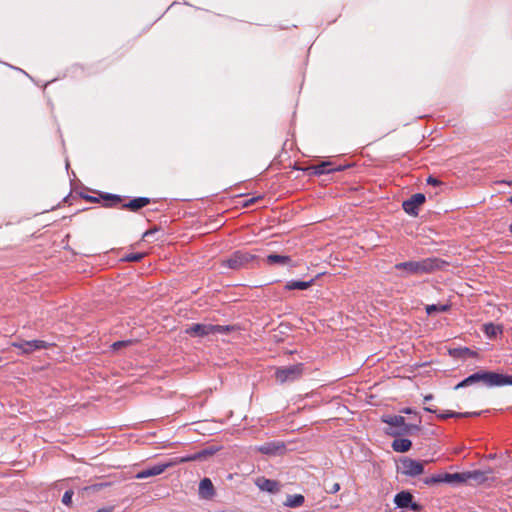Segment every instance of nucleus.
Listing matches in <instances>:
<instances>
[{"instance_id": "4c0bfd02", "label": "nucleus", "mask_w": 512, "mask_h": 512, "mask_svg": "<svg viewBox=\"0 0 512 512\" xmlns=\"http://www.w3.org/2000/svg\"><path fill=\"white\" fill-rule=\"evenodd\" d=\"M424 409H425V411H427V412H431V413H434V412H435V410H434V409H432V408H430V407H425Z\"/></svg>"}, {"instance_id": "bb28decb", "label": "nucleus", "mask_w": 512, "mask_h": 512, "mask_svg": "<svg viewBox=\"0 0 512 512\" xmlns=\"http://www.w3.org/2000/svg\"><path fill=\"white\" fill-rule=\"evenodd\" d=\"M181 463H184V460L182 457H175V458H172L170 459L169 461L165 462V463H162L163 466H164V469H168L172 466H175V465H178V464H181Z\"/></svg>"}, {"instance_id": "2eb2a0df", "label": "nucleus", "mask_w": 512, "mask_h": 512, "mask_svg": "<svg viewBox=\"0 0 512 512\" xmlns=\"http://www.w3.org/2000/svg\"><path fill=\"white\" fill-rule=\"evenodd\" d=\"M165 471L162 463L144 469L135 475L136 479H145L162 474Z\"/></svg>"}, {"instance_id": "f03ea898", "label": "nucleus", "mask_w": 512, "mask_h": 512, "mask_svg": "<svg viewBox=\"0 0 512 512\" xmlns=\"http://www.w3.org/2000/svg\"><path fill=\"white\" fill-rule=\"evenodd\" d=\"M443 262L437 258L397 263L395 269L401 271V277L431 273L441 267Z\"/></svg>"}, {"instance_id": "423d86ee", "label": "nucleus", "mask_w": 512, "mask_h": 512, "mask_svg": "<svg viewBox=\"0 0 512 512\" xmlns=\"http://www.w3.org/2000/svg\"><path fill=\"white\" fill-rule=\"evenodd\" d=\"M303 372L302 364H294L288 367L278 368L275 372V378L279 383L290 382L298 379Z\"/></svg>"}, {"instance_id": "20e7f679", "label": "nucleus", "mask_w": 512, "mask_h": 512, "mask_svg": "<svg viewBox=\"0 0 512 512\" xmlns=\"http://www.w3.org/2000/svg\"><path fill=\"white\" fill-rule=\"evenodd\" d=\"M255 258L256 256L250 252L236 251L223 263L230 269L238 270L247 267Z\"/></svg>"}, {"instance_id": "6ab92c4d", "label": "nucleus", "mask_w": 512, "mask_h": 512, "mask_svg": "<svg viewBox=\"0 0 512 512\" xmlns=\"http://www.w3.org/2000/svg\"><path fill=\"white\" fill-rule=\"evenodd\" d=\"M411 441L406 438L395 439L392 443V448L396 452H406L411 448Z\"/></svg>"}, {"instance_id": "ea45409f", "label": "nucleus", "mask_w": 512, "mask_h": 512, "mask_svg": "<svg viewBox=\"0 0 512 512\" xmlns=\"http://www.w3.org/2000/svg\"><path fill=\"white\" fill-rule=\"evenodd\" d=\"M255 201V198L250 199L245 205H248L250 203H253Z\"/></svg>"}, {"instance_id": "39448f33", "label": "nucleus", "mask_w": 512, "mask_h": 512, "mask_svg": "<svg viewBox=\"0 0 512 512\" xmlns=\"http://www.w3.org/2000/svg\"><path fill=\"white\" fill-rule=\"evenodd\" d=\"M426 461H418L408 457L400 460L399 470L402 474L410 477H416L424 472Z\"/></svg>"}, {"instance_id": "a211bd4d", "label": "nucleus", "mask_w": 512, "mask_h": 512, "mask_svg": "<svg viewBox=\"0 0 512 512\" xmlns=\"http://www.w3.org/2000/svg\"><path fill=\"white\" fill-rule=\"evenodd\" d=\"M270 265H288L291 262V258L286 255L270 254L266 259Z\"/></svg>"}, {"instance_id": "c756f323", "label": "nucleus", "mask_w": 512, "mask_h": 512, "mask_svg": "<svg viewBox=\"0 0 512 512\" xmlns=\"http://www.w3.org/2000/svg\"><path fill=\"white\" fill-rule=\"evenodd\" d=\"M130 343H131V341H117V342H115V343H113V344H112V348H113L114 350H118V349H120L121 347L126 346V345H128V344H130Z\"/></svg>"}, {"instance_id": "a19ab883", "label": "nucleus", "mask_w": 512, "mask_h": 512, "mask_svg": "<svg viewBox=\"0 0 512 512\" xmlns=\"http://www.w3.org/2000/svg\"><path fill=\"white\" fill-rule=\"evenodd\" d=\"M510 231H512V224L510 225Z\"/></svg>"}, {"instance_id": "c9c22d12", "label": "nucleus", "mask_w": 512, "mask_h": 512, "mask_svg": "<svg viewBox=\"0 0 512 512\" xmlns=\"http://www.w3.org/2000/svg\"><path fill=\"white\" fill-rule=\"evenodd\" d=\"M152 234H153V231H146V232L144 233V235H143V238H147V237H149V236H150V235H152Z\"/></svg>"}, {"instance_id": "a878e982", "label": "nucleus", "mask_w": 512, "mask_h": 512, "mask_svg": "<svg viewBox=\"0 0 512 512\" xmlns=\"http://www.w3.org/2000/svg\"><path fill=\"white\" fill-rule=\"evenodd\" d=\"M329 166V163H321L319 165H315L312 167L313 171H314V174L316 175H322V174H325V173H328L330 172L331 170H328L327 167Z\"/></svg>"}, {"instance_id": "79ce46f5", "label": "nucleus", "mask_w": 512, "mask_h": 512, "mask_svg": "<svg viewBox=\"0 0 512 512\" xmlns=\"http://www.w3.org/2000/svg\"><path fill=\"white\" fill-rule=\"evenodd\" d=\"M510 202L512 203V197L510 198Z\"/></svg>"}, {"instance_id": "f257e3e1", "label": "nucleus", "mask_w": 512, "mask_h": 512, "mask_svg": "<svg viewBox=\"0 0 512 512\" xmlns=\"http://www.w3.org/2000/svg\"><path fill=\"white\" fill-rule=\"evenodd\" d=\"M482 382L487 387H495V386H505L512 385V376L504 375L496 372H490L485 370H480L463 381L458 383L455 386V389H460L463 387H467L476 383Z\"/></svg>"}, {"instance_id": "393cba45", "label": "nucleus", "mask_w": 512, "mask_h": 512, "mask_svg": "<svg viewBox=\"0 0 512 512\" xmlns=\"http://www.w3.org/2000/svg\"><path fill=\"white\" fill-rule=\"evenodd\" d=\"M208 454L207 451H201L194 454H190L187 456H183L184 463L185 462H191V461H197L203 459Z\"/></svg>"}, {"instance_id": "7ed1b4c3", "label": "nucleus", "mask_w": 512, "mask_h": 512, "mask_svg": "<svg viewBox=\"0 0 512 512\" xmlns=\"http://www.w3.org/2000/svg\"><path fill=\"white\" fill-rule=\"evenodd\" d=\"M233 326H222L212 324H193L186 329V333L193 337H204L211 334H224L233 330Z\"/></svg>"}, {"instance_id": "e433bc0d", "label": "nucleus", "mask_w": 512, "mask_h": 512, "mask_svg": "<svg viewBox=\"0 0 512 512\" xmlns=\"http://www.w3.org/2000/svg\"><path fill=\"white\" fill-rule=\"evenodd\" d=\"M402 412H404L406 414H411V413H413V410L411 408H406Z\"/></svg>"}, {"instance_id": "72a5a7b5", "label": "nucleus", "mask_w": 512, "mask_h": 512, "mask_svg": "<svg viewBox=\"0 0 512 512\" xmlns=\"http://www.w3.org/2000/svg\"><path fill=\"white\" fill-rule=\"evenodd\" d=\"M427 182H428L429 184H432V185H437V184H438V180H437V179H435V178H432V177H429V178H428V180H427Z\"/></svg>"}, {"instance_id": "1a4fd4ad", "label": "nucleus", "mask_w": 512, "mask_h": 512, "mask_svg": "<svg viewBox=\"0 0 512 512\" xmlns=\"http://www.w3.org/2000/svg\"><path fill=\"white\" fill-rule=\"evenodd\" d=\"M12 346L18 348L24 354H29L35 350L45 349L48 346V343L42 340H31V341H18L13 342Z\"/></svg>"}, {"instance_id": "9d476101", "label": "nucleus", "mask_w": 512, "mask_h": 512, "mask_svg": "<svg viewBox=\"0 0 512 512\" xmlns=\"http://www.w3.org/2000/svg\"><path fill=\"white\" fill-rule=\"evenodd\" d=\"M394 502L399 508H410L412 511H419L420 505L413 502V496L408 491L396 494Z\"/></svg>"}, {"instance_id": "cd10ccee", "label": "nucleus", "mask_w": 512, "mask_h": 512, "mask_svg": "<svg viewBox=\"0 0 512 512\" xmlns=\"http://www.w3.org/2000/svg\"><path fill=\"white\" fill-rule=\"evenodd\" d=\"M144 256V253H130L125 256L124 260L129 262H137L140 261Z\"/></svg>"}, {"instance_id": "473e14b6", "label": "nucleus", "mask_w": 512, "mask_h": 512, "mask_svg": "<svg viewBox=\"0 0 512 512\" xmlns=\"http://www.w3.org/2000/svg\"><path fill=\"white\" fill-rule=\"evenodd\" d=\"M113 510H114V507L110 506V507L100 508L99 510H97V512H113Z\"/></svg>"}, {"instance_id": "0eeeda50", "label": "nucleus", "mask_w": 512, "mask_h": 512, "mask_svg": "<svg viewBox=\"0 0 512 512\" xmlns=\"http://www.w3.org/2000/svg\"><path fill=\"white\" fill-rule=\"evenodd\" d=\"M424 482L427 485L436 483L461 484L465 483V472L438 474L430 478H426Z\"/></svg>"}, {"instance_id": "2f4dec72", "label": "nucleus", "mask_w": 512, "mask_h": 512, "mask_svg": "<svg viewBox=\"0 0 512 512\" xmlns=\"http://www.w3.org/2000/svg\"><path fill=\"white\" fill-rule=\"evenodd\" d=\"M459 352L464 357H466V356H474L475 355V352L471 351L469 348L460 349Z\"/></svg>"}, {"instance_id": "4468645a", "label": "nucleus", "mask_w": 512, "mask_h": 512, "mask_svg": "<svg viewBox=\"0 0 512 512\" xmlns=\"http://www.w3.org/2000/svg\"><path fill=\"white\" fill-rule=\"evenodd\" d=\"M215 494L214 486L209 478H204L199 484V495L204 499H211Z\"/></svg>"}, {"instance_id": "c85d7f7f", "label": "nucleus", "mask_w": 512, "mask_h": 512, "mask_svg": "<svg viewBox=\"0 0 512 512\" xmlns=\"http://www.w3.org/2000/svg\"><path fill=\"white\" fill-rule=\"evenodd\" d=\"M72 496H73L72 490L66 491L62 497V503L66 506H70L72 504Z\"/></svg>"}, {"instance_id": "ddd939ff", "label": "nucleus", "mask_w": 512, "mask_h": 512, "mask_svg": "<svg viewBox=\"0 0 512 512\" xmlns=\"http://www.w3.org/2000/svg\"><path fill=\"white\" fill-rule=\"evenodd\" d=\"M255 485L261 490L269 493H278L281 485L276 480L267 479L265 477H257L254 480Z\"/></svg>"}, {"instance_id": "aec40b11", "label": "nucleus", "mask_w": 512, "mask_h": 512, "mask_svg": "<svg viewBox=\"0 0 512 512\" xmlns=\"http://www.w3.org/2000/svg\"><path fill=\"white\" fill-rule=\"evenodd\" d=\"M483 331L488 338H495L502 333V326L494 323H486L483 325Z\"/></svg>"}, {"instance_id": "6e6552de", "label": "nucleus", "mask_w": 512, "mask_h": 512, "mask_svg": "<svg viewBox=\"0 0 512 512\" xmlns=\"http://www.w3.org/2000/svg\"><path fill=\"white\" fill-rule=\"evenodd\" d=\"M425 202V195L422 193H417L412 195L408 200L403 202L404 211L412 216H416L418 214V208Z\"/></svg>"}, {"instance_id": "f8f14e48", "label": "nucleus", "mask_w": 512, "mask_h": 512, "mask_svg": "<svg viewBox=\"0 0 512 512\" xmlns=\"http://www.w3.org/2000/svg\"><path fill=\"white\" fill-rule=\"evenodd\" d=\"M285 449V444L281 441H272L257 447L259 452L270 456L281 455L285 452Z\"/></svg>"}, {"instance_id": "4be33fe9", "label": "nucleus", "mask_w": 512, "mask_h": 512, "mask_svg": "<svg viewBox=\"0 0 512 512\" xmlns=\"http://www.w3.org/2000/svg\"><path fill=\"white\" fill-rule=\"evenodd\" d=\"M304 503V496L301 494L289 495L284 503L285 506L295 508Z\"/></svg>"}, {"instance_id": "58836bf2", "label": "nucleus", "mask_w": 512, "mask_h": 512, "mask_svg": "<svg viewBox=\"0 0 512 512\" xmlns=\"http://www.w3.org/2000/svg\"><path fill=\"white\" fill-rule=\"evenodd\" d=\"M431 399H432V395H427V396H425V397H424V400H425V401H429V400H431Z\"/></svg>"}, {"instance_id": "f704fd0d", "label": "nucleus", "mask_w": 512, "mask_h": 512, "mask_svg": "<svg viewBox=\"0 0 512 512\" xmlns=\"http://www.w3.org/2000/svg\"><path fill=\"white\" fill-rule=\"evenodd\" d=\"M106 485H107V484H97V485H94V486H93V488H94L95 490H99V489L103 488V487H104V486H106Z\"/></svg>"}, {"instance_id": "b1692460", "label": "nucleus", "mask_w": 512, "mask_h": 512, "mask_svg": "<svg viewBox=\"0 0 512 512\" xmlns=\"http://www.w3.org/2000/svg\"><path fill=\"white\" fill-rule=\"evenodd\" d=\"M479 412H465V413H457V412H449L446 414H440L438 417L445 419L448 417H469V416H477L479 415Z\"/></svg>"}, {"instance_id": "7c9ffc66", "label": "nucleus", "mask_w": 512, "mask_h": 512, "mask_svg": "<svg viewBox=\"0 0 512 512\" xmlns=\"http://www.w3.org/2000/svg\"><path fill=\"white\" fill-rule=\"evenodd\" d=\"M340 490V484L339 483H332L329 488L327 489L328 493L334 494Z\"/></svg>"}, {"instance_id": "f3484780", "label": "nucleus", "mask_w": 512, "mask_h": 512, "mask_svg": "<svg viewBox=\"0 0 512 512\" xmlns=\"http://www.w3.org/2000/svg\"><path fill=\"white\" fill-rule=\"evenodd\" d=\"M150 203V199L146 197L135 198L124 205L125 208L137 211Z\"/></svg>"}, {"instance_id": "dca6fc26", "label": "nucleus", "mask_w": 512, "mask_h": 512, "mask_svg": "<svg viewBox=\"0 0 512 512\" xmlns=\"http://www.w3.org/2000/svg\"><path fill=\"white\" fill-rule=\"evenodd\" d=\"M383 421L391 426L401 428L403 432L408 431L409 426L405 423L404 417L400 415L387 416Z\"/></svg>"}, {"instance_id": "9b49d317", "label": "nucleus", "mask_w": 512, "mask_h": 512, "mask_svg": "<svg viewBox=\"0 0 512 512\" xmlns=\"http://www.w3.org/2000/svg\"><path fill=\"white\" fill-rule=\"evenodd\" d=\"M491 474H492L491 469H488L485 471H482V470L467 471V472H465V483L472 482L473 484L481 485V484L489 481L490 479H492Z\"/></svg>"}, {"instance_id": "5701e85b", "label": "nucleus", "mask_w": 512, "mask_h": 512, "mask_svg": "<svg viewBox=\"0 0 512 512\" xmlns=\"http://www.w3.org/2000/svg\"><path fill=\"white\" fill-rule=\"evenodd\" d=\"M450 308L447 304H431L426 306V312L428 315H432L436 312H446Z\"/></svg>"}, {"instance_id": "412c9836", "label": "nucleus", "mask_w": 512, "mask_h": 512, "mask_svg": "<svg viewBox=\"0 0 512 512\" xmlns=\"http://www.w3.org/2000/svg\"><path fill=\"white\" fill-rule=\"evenodd\" d=\"M313 284V280L310 281H298V280H292L287 282L285 288L287 290H306Z\"/></svg>"}]
</instances>
